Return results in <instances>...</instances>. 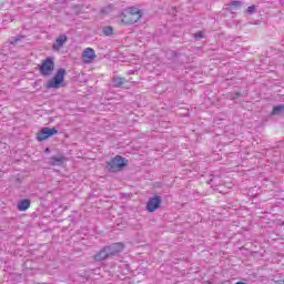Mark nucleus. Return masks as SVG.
I'll use <instances>...</instances> for the list:
<instances>
[{"instance_id":"obj_3","label":"nucleus","mask_w":284,"mask_h":284,"mask_svg":"<svg viewBox=\"0 0 284 284\" xmlns=\"http://www.w3.org/2000/svg\"><path fill=\"white\" fill-rule=\"evenodd\" d=\"M128 159L116 155L115 158L111 159V161L106 162V168L109 172H120L123 168H126Z\"/></svg>"},{"instance_id":"obj_23","label":"nucleus","mask_w":284,"mask_h":284,"mask_svg":"<svg viewBox=\"0 0 284 284\" xmlns=\"http://www.w3.org/2000/svg\"><path fill=\"white\" fill-rule=\"evenodd\" d=\"M207 183H209V185H212V180H209Z\"/></svg>"},{"instance_id":"obj_11","label":"nucleus","mask_w":284,"mask_h":284,"mask_svg":"<svg viewBox=\"0 0 284 284\" xmlns=\"http://www.w3.org/2000/svg\"><path fill=\"white\" fill-rule=\"evenodd\" d=\"M82 57L84 59H87L88 63H90V61H94V58L97 57V53L94 52V49L92 48H87L83 53Z\"/></svg>"},{"instance_id":"obj_22","label":"nucleus","mask_w":284,"mask_h":284,"mask_svg":"<svg viewBox=\"0 0 284 284\" xmlns=\"http://www.w3.org/2000/svg\"><path fill=\"white\" fill-rule=\"evenodd\" d=\"M44 154H50V148H47V149L44 150Z\"/></svg>"},{"instance_id":"obj_18","label":"nucleus","mask_w":284,"mask_h":284,"mask_svg":"<svg viewBox=\"0 0 284 284\" xmlns=\"http://www.w3.org/2000/svg\"><path fill=\"white\" fill-rule=\"evenodd\" d=\"M227 99H230L231 101H236V99H241V97H243V93H241V91H236L234 93H227Z\"/></svg>"},{"instance_id":"obj_14","label":"nucleus","mask_w":284,"mask_h":284,"mask_svg":"<svg viewBox=\"0 0 284 284\" xmlns=\"http://www.w3.org/2000/svg\"><path fill=\"white\" fill-rule=\"evenodd\" d=\"M23 39H26V36H23V34H19L17 37H11V38H9V43H10V45H19V43H21V41H23Z\"/></svg>"},{"instance_id":"obj_16","label":"nucleus","mask_w":284,"mask_h":284,"mask_svg":"<svg viewBox=\"0 0 284 284\" xmlns=\"http://www.w3.org/2000/svg\"><path fill=\"white\" fill-rule=\"evenodd\" d=\"M102 34H104V37H112V34H114V28L106 26L102 29Z\"/></svg>"},{"instance_id":"obj_2","label":"nucleus","mask_w":284,"mask_h":284,"mask_svg":"<svg viewBox=\"0 0 284 284\" xmlns=\"http://www.w3.org/2000/svg\"><path fill=\"white\" fill-rule=\"evenodd\" d=\"M63 81H65V69L60 68L58 69L55 75L47 82L44 88L47 90H59L63 85Z\"/></svg>"},{"instance_id":"obj_5","label":"nucleus","mask_w":284,"mask_h":284,"mask_svg":"<svg viewBox=\"0 0 284 284\" xmlns=\"http://www.w3.org/2000/svg\"><path fill=\"white\" fill-rule=\"evenodd\" d=\"M55 134H59V130H57V128L50 129L48 126H44L38 132L37 140L45 141V140L50 139V136H54Z\"/></svg>"},{"instance_id":"obj_1","label":"nucleus","mask_w":284,"mask_h":284,"mask_svg":"<svg viewBox=\"0 0 284 284\" xmlns=\"http://www.w3.org/2000/svg\"><path fill=\"white\" fill-rule=\"evenodd\" d=\"M141 17H143V11L136 7L126 8L120 14L121 21L124 26H134V23L140 21Z\"/></svg>"},{"instance_id":"obj_19","label":"nucleus","mask_w":284,"mask_h":284,"mask_svg":"<svg viewBox=\"0 0 284 284\" xmlns=\"http://www.w3.org/2000/svg\"><path fill=\"white\" fill-rule=\"evenodd\" d=\"M195 41H201L205 37V34L202 31H199L193 34Z\"/></svg>"},{"instance_id":"obj_9","label":"nucleus","mask_w":284,"mask_h":284,"mask_svg":"<svg viewBox=\"0 0 284 284\" xmlns=\"http://www.w3.org/2000/svg\"><path fill=\"white\" fill-rule=\"evenodd\" d=\"M68 41V36L65 34H61L59 36L54 43L52 44V49L55 51V52H59V50H61V48H63V45H65V42Z\"/></svg>"},{"instance_id":"obj_15","label":"nucleus","mask_w":284,"mask_h":284,"mask_svg":"<svg viewBox=\"0 0 284 284\" xmlns=\"http://www.w3.org/2000/svg\"><path fill=\"white\" fill-rule=\"evenodd\" d=\"M112 83L113 88H121L125 83V78H113Z\"/></svg>"},{"instance_id":"obj_20","label":"nucleus","mask_w":284,"mask_h":284,"mask_svg":"<svg viewBox=\"0 0 284 284\" xmlns=\"http://www.w3.org/2000/svg\"><path fill=\"white\" fill-rule=\"evenodd\" d=\"M246 12H248V14H254V12H256V6H250Z\"/></svg>"},{"instance_id":"obj_8","label":"nucleus","mask_w":284,"mask_h":284,"mask_svg":"<svg viewBox=\"0 0 284 284\" xmlns=\"http://www.w3.org/2000/svg\"><path fill=\"white\" fill-rule=\"evenodd\" d=\"M65 161H68V158H65L61 154H58V155L49 158V165L61 168V165H63V163H65Z\"/></svg>"},{"instance_id":"obj_17","label":"nucleus","mask_w":284,"mask_h":284,"mask_svg":"<svg viewBox=\"0 0 284 284\" xmlns=\"http://www.w3.org/2000/svg\"><path fill=\"white\" fill-rule=\"evenodd\" d=\"M231 9L232 10H239L240 8H243V2L239 0H233L230 2Z\"/></svg>"},{"instance_id":"obj_12","label":"nucleus","mask_w":284,"mask_h":284,"mask_svg":"<svg viewBox=\"0 0 284 284\" xmlns=\"http://www.w3.org/2000/svg\"><path fill=\"white\" fill-rule=\"evenodd\" d=\"M30 203H31V201L28 200V199L20 200L18 202V205H17L19 212H26V210H29L30 209Z\"/></svg>"},{"instance_id":"obj_13","label":"nucleus","mask_w":284,"mask_h":284,"mask_svg":"<svg viewBox=\"0 0 284 284\" xmlns=\"http://www.w3.org/2000/svg\"><path fill=\"white\" fill-rule=\"evenodd\" d=\"M283 114H284V104H277L273 106L271 111L272 116H283Z\"/></svg>"},{"instance_id":"obj_21","label":"nucleus","mask_w":284,"mask_h":284,"mask_svg":"<svg viewBox=\"0 0 284 284\" xmlns=\"http://www.w3.org/2000/svg\"><path fill=\"white\" fill-rule=\"evenodd\" d=\"M171 59H176V57H180L181 53L176 52V51H171Z\"/></svg>"},{"instance_id":"obj_4","label":"nucleus","mask_w":284,"mask_h":284,"mask_svg":"<svg viewBox=\"0 0 284 284\" xmlns=\"http://www.w3.org/2000/svg\"><path fill=\"white\" fill-rule=\"evenodd\" d=\"M53 70H54V60L50 57L43 60L42 64L40 65L41 74L43 77H50Z\"/></svg>"},{"instance_id":"obj_6","label":"nucleus","mask_w":284,"mask_h":284,"mask_svg":"<svg viewBox=\"0 0 284 284\" xmlns=\"http://www.w3.org/2000/svg\"><path fill=\"white\" fill-rule=\"evenodd\" d=\"M105 247L109 254V258H112V256H119V254L123 252V250L125 248V244H123L122 242H118Z\"/></svg>"},{"instance_id":"obj_10","label":"nucleus","mask_w":284,"mask_h":284,"mask_svg":"<svg viewBox=\"0 0 284 284\" xmlns=\"http://www.w3.org/2000/svg\"><path fill=\"white\" fill-rule=\"evenodd\" d=\"M93 258H94V261H98V262L105 261L106 258H110L106 246H104L100 252H98L93 256Z\"/></svg>"},{"instance_id":"obj_7","label":"nucleus","mask_w":284,"mask_h":284,"mask_svg":"<svg viewBox=\"0 0 284 284\" xmlns=\"http://www.w3.org/2000/svg\"><path fill=\"white\" fill-rule=\"evenodd\" d=\"M161 203H163L161 195H154L153 197H150L146 203V212H156V210L161 207Z\"/></svg>"}]
</instances>
